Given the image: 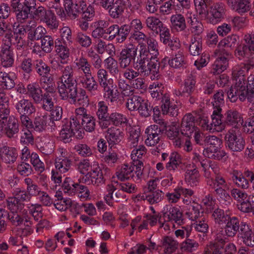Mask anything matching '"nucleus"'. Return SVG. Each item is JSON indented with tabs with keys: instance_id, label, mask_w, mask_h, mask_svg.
<instances>
[{
	"instance_id": "1",
	"label": "nucleus",
	"mask_w": 254,
	"mask_h": 254,
	"mask_svg": "<svg viewBox=\"0 0 254 254\" xmlns=\"http://www.w3.org/2000/svg\"><path fill=\"white\" fill-rule=\"evenodd\" d=\"M254 68V63L249 61L234 66L232 75L234 82L227 92V96L231 102H235L238 99L243 101L246 98V75Z\"/></svg>"
},
{
	"instance_id": "2",
	"label": "nucleus",
	"mask_w": 254,
	"mask_h": 254,
	"mask_svg": "<svg viewBox=\"0 0 254 254\" xmlns=\"http://www.w3.org/2000/svg\"><path fill=\"white\" fill-rule=\"evenodd\" d=\"M26 32L24 25H18L12 30L6 22H0V36L2 37V43H7V46H14L18 51L26 48V41L24 39Z\"/></svg>"
},
{
	"instance_id": "3",
	"label": "nucleus",
	"mask_w": 254,
	"mask_h": 254,
	"mask_svg": "<svg viewBox=\"0 0 254 254\" xmlns=\"http://www.w3.org/2000/svg\"><path fill=\"white\" fill-rule=\"evenodd\" d=\"M58 70L60 71L62 76L58 82L59 93L63 100H67L69 95L72 98L76 95V80L73 78V70L71 65L63 66L58 64Z\"/></svg>"
},
{
	"instance_id": "4",
	"label": "nucleus",
	"mask_w": 254,
	"mask_h": 254,
	"mask_svg": "<svg viewBox=\"0 0 254 254\" xmlns=\"http://www.w3.org/2000/svg\"><path fill=\"white\" fill-rule=\"evenodd\" d=\"M136 57V61L133 65L134 68L143 75L152 74V80L158 79L160 76V64L158 61L153 60L140 52H139V55Z\"/></svg>"
},
{
	"instance_id": "5",
	"label": "nucleus",
	"mask_w": 254,
	"mask_h": 254,
	"mask_svg": "<svg viewBox=\"0 0 254 254\" xmlns=\"http://www.w3.org/2000/svg\"><path fill=\"white\" fill-rule=\"evenodd\" d=\"M142 175V169L133 163L125 164L119 167L116 172V176L121 181L132 179L136 182H139Z\"/></svg>"
},
{
	"instance_id": "6",
	"label": "nucleus",
	"mask_w": 254,
	"mask_h": 254,
	"mask_svg": "<svg viewBox=\"0 0 254 254\" xmlns=\"http://www.w3.org/2000/svg\"><path fill=\"white\" fill-rule=\"evenodd\" d=\"M72 116L80 126L78 134L81 133L82 127L87 132H91L94 130L96 120L94 117L87 113L85 108L83 107L76 108L75 110L74 114Z\"/></svg>"
},
{
	"instance_id": "7",
	"label": "nucleus",
	"mask_w": 254,
	"mask_h": 254,
	"mask_svg": "<svg viewBox=\"0 0 254 254\" xmlns=\"http://www.w3.org/2000/svg\"><path fill=\"white\" fill-rule=\"evenodd\" d=\"M224 140L226 146L231 151L241 152L245 148V140L237 129H229L225 135Z\"/></svg>"
},
{
	"instance_id": "8",
	"label": "nucleus",
	"mask_w": 254,
	"mask_h": 254,
	"mask_svg": "<svg viewBox=\"0 0 254 254\" xmlns=\"http://www.w3.org/2000/svg\"><path fill=\"white\" fill-rule=\"evenodd\" d=\"M137 52V46L133 44H128L123 49L118 59L120 67L123 69L130 67L135 62Z\"/></svg>"
},
{
	"instance_id": "9",
	"label": "nucleus",
	"mask_w": 254,
	"mask_h": 254,
	"mask_svg": "<svg viewBox=\"0 0 254 254\" xmlns=\"http://www.w3.org/2000/svg\"><path fill=\"white\" fill-rule=\"evenodd\" d=\"M62 129L60 131V137L64 142H68L71 140V137L75 132H79L80 126L76 120H74L72 116L70 120L64 119L62 122Z\"/></svg>"
},
{
	"instance_id": "10",
	"label": "nucleus",
	"mask_w": 254,
	"mask_h": 254,
	"mask_svg": "<svg viewBox=\"0 0 254 254\" xmlns=\"http://www.w3.org/2000/svg\"><path fill=\"white\" fill-rule=\"evenodd\" d=\"M81 182L87 185L99 186L103 184L105 180L101 168L98 164L94 163L92 166V170L81 179Z\"/></svg>"
},
{
	"instance_id": "11",
	"label": "nucleus",
	"mask_w": 254,
	"mask_h": 254,
	"mask_svg": "<svg viewBox=\"0 0 254 254\" xmlns=\"http://www.w3.org/2000/svg\"><path fill=\"white\" fill-rule=\"evenodd\" d=\"M76 80V83L81 84L90 96H95L99 93V84L92 73L86 75H77Z\"/></svg>"
},
{
	"instance_id": "12",
	"label": "nucleus",
	"mask_w": 254,
	"mask_h": 254,
	"mask_svg": "<svg viewBox=\"0 0 254 254\" xmlns=\"http://www.w3.org/2000/svg\"><path fill=\"white\" fill-rule=\"evenodd\" d=\"M244 40L246 45H240L235 51L236 56L240 60L249 58L254 53V34H247Z\"/></svg>"
},
{
	"instance_id": "13",
	"label": "nucleus",
	"mask_w": 254,
	"mask_h": 254,
	"mask_svg": "<svg viewBox=\"0 0 254 254\" xmlns=\"http://www.w3.org/2000/svg\"><path fill=\"white\" fill-rule=\"evenodd\" d=\"M163 218L166 222H170L172 224L182 225L185 222L183 212L180 209L170 205H166L164 208Z\"/></svg>"
},
{
	"instance_id": "14",
	"label": "nucleus",
	"mask_w": 254,
	"mask_h": 254,
	"mask_svg": "<svg viewBox=\"0 0 254 254\" xmlns=\"http://www.w3.org/2000/svg\"><path fill=\"white\" fill-rule=\"evenodd\" d=\"M146 44L142 43L139 44V52L153 60L158 61L159 56V46L158 42L153 38L148 37L146 41Z\"/></svg>"
},
{
	"instance_id": "15",
	"label": "nucleus",
	"mask_w": 254,
	"mask_h": 254,
	"mask_svg": "<svg viewBox=\"0 0 254 254\" xmlns=\"http://www.w3.org/2000/svg\"><path fill=\"white\" fill-rule=\"evenodd\" d=\"M226 9L224 3L221 2L213 3L209 8V20L210 23L216 24L226 16Z\"/></svg>"
},
{
	"instance_id": "16",
	"label": "nucleus",
	"mask_w": 254,
	"mask_h": 254,
	"mask_svg": "<svg viewBox=\"0 0 254 254\" xmlns=\"http://www.w3.org/2000/svg\"><path fill=\"white\" fill-rule=\"evenodd\" d=\"M65 0L66 15L67 14L70 19H75L78 17L79 14L81 13L82 10H84L85 7V1L84 0H80L74 2L73 0Z\"/></svg>"
},
{
	"instance_id": "17",
	"label": "nucleus",
	"mask_w": 254,
	"mask_h": 254,
	"mask_svg": "<svg viewBox=\"0 0 254 254\" xmlns=\"http://www.w3.org/2000/svg\"><path fill=\"white\" fill-rule=\"evenodd\" d=\"M197 128L194 124V117L191 114L189 113L184 116L180 126L181 135L190 138Z\"/></svg>"
},
{
	"instance_id": "18",
	"label": "nucleus",
	"mask_w": 254,
	"mask_h": 254,
	"mask_svg": "<svg viewBox=\"0 0 254 254\" xmlns=\"http://www.w3.org/2000/svg\"><path fill=\"white\" fill-rule=\"evenodd\" d=\"M161 104V111L163 115H169L171 117H176L179 113L178 105L174 100H171L169 94L166 95L159 101Z\"/></svg>"
},
{
	"instance_id": "19",
	"label": "nucleus",
	"mask_w": 254,
	"mask_h": 254,
	"mask_svg": "<svg viewBox=\"0 0 254 254\" xmlns=\"http://www.w3.org/2000/svg\"><path fill=\"white\" fill-rule=\"evenodd\" d=\"M211 117V122H207L205 120H204L202 127L205 130L210 132L220 131L222 129L221 127L222 124V114L218 113V110H217L216 111H213Z\"/></svg>"
},
{
	"instance_id": "20",
	"label": "nucleus",
	"mask_w": 254,
	"mask_h": 254,
	"mask_svg": "<svg viewBox=\"0 0 254 254\" xmlns=\"http://www.w3.org/2000/svg\"><path fill=\"white\" fill-rule=\"evenodd\" d=\"M162 130L157 125H151L146 128L145 132L146 134L145 140L146 145L151 146L156 145L160 139Z\"/></svg>"
},
{
	"instance_id": "21",
	"label": "nucleus",
	"mask_w": 254,
	"mask_h": 254,
	"mask_svg": "<svg viewBox=\"0 0 254 254\" xmlns=\"http://www.w3.org/2000/svg\"><path fill=\"white\" fill-rule=\"evenodd\" d=\"M18 131V121L13 116H9L8 120L0 125V135L5 133L8 137H11Z\"/></svg>"
},
{
	"instance_id": "22",
	"label": "nucleus",
	"mask_w": 254,
	"mask_h": 254,
	"mask_svg": "<svg viewBox=\"0 0 254 254\" xmlns=\"http://www.w3.org/2000/svg\"><path fill=\"white\" fill-rule=\"evenodd\" d=\"M238 237L242 239L246 246L254 247V232L246 222H242L241 231H239Z\"/></svg>"
},
{
	"instance_id": "23",
	"label": "nucleus",
	"mask_w": 254,
	"mask_h": 254,
	"mask_svg": "<svg viewBox=\"0 0 254 254\" xmlns=\"http://www.w3.org/2000/svg\"><path fill=\"white\" fill-rule=\"evenodd\" d=\"M18 157L17 149L12 147L3 146L0 147V161L6 164H12Z\"/></svg>"
},
{
	"instance_id": "24",
	"label": "nucleus",
	"mask_w": 254,
	"mask_h": 254,
	"mask_svg": "<svg viewBox=\"0 0 254 254\" xmlns=\"http://www.w3.org/2000/svg\"><path fill=\"white\" fill-rule=\"evenodd\" d=\"M224 227V232L228 237H234L238 232L241 231L242 222L240 223L239 219L236 217H229Z\"/></svg>"
},
{
	"instance_id": "25",
	"label": "nucleus",
	"mask_w": 254,
	"mask_h": 254,
	"mask_svg": "<svg viewBox=\"0 0 254 254\" xmlns=\"http://www.w3.org/2000/svg\"><path fill=\"white\" fill-rule=\"evenodd\" d=\"M207 184L213 191L220 189H229V184L221 174L215 175L214 178L207 180Z\"/></svg>"
},
{
	"instance_id": "26",
	"label": "nucleus",
	"mask_w": 254,
	"mask_h": 254,
	"mask_svg": "<svg viewBox=\"0 0 254 254\" xmlns=\"http://www.w3.org/2000/svg\"><path fill=\"white\" fill-rule=\"evenodd\" d=\"M65 1V0H52L49 1L46 5L49 9H54L56 14L62 20H64L66 18Z\"/></svg>"
},
{
	"instance_id": "27",
	"label": "nucleus",
	"mask_w": 254,
	"mask_h": 254,
	"mask_svg": "<svg viewBox=\"0 0 254 254\" xmlns=\"http://www.w3.org/2000/svg\"><path fill=\"white\" fill-rule=\"evenodd\" d=\"M171 27L177 32L184 31L187 28L185 16L181 13H175L170 17Z\"/></svg>"
},
{
	"instance_id": "28",
	"label": "nucleus",
	"mask_w": 254,
	"mask_h": 254,
	"mask_svg": "<svg viewBox=\"0 0 254 254\" xmlns=\"http://www.w3.org/2000/svg\"><path fill=\"white\" fill-rule=\"evenodd\" d=\"M17 112L20 115H31L35 112L33 103L28 99H22L15 105Z\"/></svg>"
},
{
	"instance_id": "29",
	"label": "nucleus",
	"mask_w": 254,
	"mask_h": 254,
	"mask_svg": "<svg viewBox=\"0 0 254 254\" xmlns=\"http://www.w3.org/2000/svg\"><path fill=\"white\" fill-rule=\"evenodd\" d=\"M7 43H2L1 52L2 56L1 60V65L5 67L12 66L14 63L13 54L10 50L12 45H7Z\"/></svg>"
},
{
	"instance_id": "30",
	"label": "nucleus",
	"mask_w": 254,
	"mask_h": 254,
	"mask_svg": "<svg viewBox=\"0 0 254 254\" xmlns=\"http://www.w3.org/2000/svg\"><path fill=\"white\" fill-rule=\"evenodd\" d=\"M94 29L91 33V36L95 39L103 38L105 40L107 28L108 23L104 20H100L94 23Z\"/></svg>"
},
{
	"instance_id": "31",
	"label": "nucleus",
	"mask_w": 254,
	"mask_h": 254,
	"mask_svg": "<svg viewBox=\"0 0 254 254\" xmlns=\"http://www.w3.org/2000/svg\"><path fill=\"white\" fill-rule=\"evenodd\" d=\"M225 123L235 127H238L243 123V120L240 114L235 110H230L227 111L225 114Z\"/></svg>"
},
{
	"instance_id": "32",
	"label": "nucleus",
	"mask_w": 254,
	"mask_h": 254,
	"mask_svg": "<svg viewBox=\"0 0 254 254\" xmlns=\"http://www.w3.org/2000/svg\"><path fill=\"white\" fill-rule=\"evenodd\" d=\"M74 64L77 69L82 71L78 75H86L92 73V66L87 58L81 56L76 58Z\"/></svg>"
},
{
	"instance_id": "33",
	"label": "nucleus",
	"mask_w": 254,
	"mask_h": 254,
	"mask_svg": "<svg viewBox=\"0 0 254 254\" xmlns=\"http://www.w3.org/2000/svg\"><path fill=\"white\" fill-rule=\"evenodd\" d=\"M27 94L36 103L41 102L43 94L42 89L37 83H32L27 85Z\"/></svg>"
},
{
	"instance_id": "34",
	"label": "nucleus",
	"mask_w": 254,
	"mask_h": 254,
	"mask_svg": "<svg viewBox=\"0 0 254 254\" xmlns=\"http://www.w3.org/2000/svg\"><path fill=\"white\" fill-rule=\"evenodd\" d=\"M123 133L116 127L109 128L106 135V138L108 143L112 145L120 142L123 139Z\"/></svg>"
},
{
	"instance_id": "35",
	"label": "nucleus",
	"mask_w": 254,
	"mask_h": 254,
	"mask_svg": "<svg viewBox=\"0 0 254 254\" xmlns=\"http://www.w3.org/2000/svg\"><path fill=\"white\" fill-rule=\"evenodd\" d=\"M227 4L233 10L239 13H244L250 9L248 0H227Z\"/></svg>"
},
{
	"instance_id": "36",
	"label": "nucleus",
	"mask_w": 254,
	"mask_h": 254,
	"mask_svg": "<svg viewBox=\"0 0 254 254\" xmlns=\"http://www.w3.org/2000/svg\"><path fill=\"white\" fill-rule=\"evenodd\" d=\"M200 175L196 167L192 169H187L185 175L186 183L191 187L198 186L199 183Z\"/></svg>"
},
{
	"instance_id": "37",
	"label": "nucleus",
	"mask_w": 254,
	"mask_h": 254,
	"mask_svg": "<svg viewBox=\"0 0 254 254\" xmlns=\"http://www.w3.org/2000/svg\"><path fill=\"white\" fill-rule=\"evenodd\" d=\"M135 147V148L132 151L130 155L132 163L136 166H140L142 168L143 162L141 159L145 155L146 149L143 145H139Z\"/></svg>"
},
{
	"instance_id": "38",
	"label": "nucleus",
	"mask_w": 254,
	"mask_h": 254,
	"mask_svg": "<svg viewBox=\"0 0 254 254\" xmlns=\"http://www.w3.org/2000/svg\"><path fill=\"white\" fill-rule=\"evenodd\" d=\"M196 80L191 74H189L184 81L183 85L181 86L184 90V92L187 96H190L195 90Z\"/></svg>"
},
{
	"instance_id": "39",
	"label": "nucleus",
	"mask_w": 254,
	"mask_h": 254,
	"mask_svg": "<svg viewBox=\"0 0 254 254\" xmlns=\"http://www.w3.org/2000/svg\"><path fill=\"white\" fill-rule=\"evenodd\" d=\"M229 189H220L219 190L213 191L220 203L224 207L230 205L232 202V199L230 195L228 190Z\"/></svg>"
},
{
	"instance_id": "40",
	"label": "nucleus",
	"mask_w": 254,
	"mask_h": 254,
	"mask_svg": "<svg viewBox=\"0 0 254 254\" xmlns=\"http://www.w3.org/2000/svg\"><path fill=\"white\" fill-rule=\"evenodd\" d=\"M228 66L227 59L223 56L218 57L212 66V72L215 74H219L226 70Z\"/></svg>"
},
{
	"instance_id": "41",
	"label": "nucleus",
	"mask_w": 254,
	"mask_h": 254,
	"mask_svg": "<svg viewBox=\"0 0 254 254\" xmlns=\"http://www.w3.org/2000/svg\"><path fill=\"white\" fill-rule=\"evenodd\" d=\"M22 51H20L16 52L17 61L20 63V67L25 72L30 74L33 69L32 60L29 58H22Z\"/></svg>"
},
{
	"instance_id": "42",
	"label": "nucleus",
	"mask_w": 254,
	"mask_h": 254,
	"mask_svg": "<svg viewBox=\"0 0 254 254\" xmlns=\"http://www.w3.org/2000/svg\"><path fill=\"white\" fill-rule=\"evenodd\" d=\"M161 247L166 254H171L178 248V243L173 238L169 236L165 237L162 240Z\"/></svg>"
},
{
	"instance_id": "43",
	"label": "nucleus",
	"mask_w": 254,
	"mask_h": 254,
	"mask_svg": "<svg viewBox=\"0 0 254 254\" xmlns=\"http://www.w3.org/2000/svg\"><path fill=\"white\" fill-rule=\"evenodd\" d=\"M71 165V161L66 157H58L55 159V165L56 170L60 173H65L67 172Z\"/></svg>"
},
{
	"instance_id": "44",
	"label": "nucleus",
	"mask_w": 254,
	"mask_h": 254,
	"mask_svg": "<svg viewBox=\"0 0 254 254\" xmlns=\"http://www.w3.org/2000/svg\"><path fill=\"white\" fill-rule=\"evenodd\" d=\"M182 163L181 155L177 152H173L169 156V161L166 163L165 167L170 171H176Z\"/></svg>"
},
{
	"instance_id": "45",
	"label": "nucleus",
	"mask_w": 254,
	"mask_h": 254,
	"mask_svg": "<svg viewBox=\"0 0 254 254\" xmlns=\"http://www.w3.org/2000/svg\"><path fill=\"white\" fill-rule=\"evenodd\" d=\"M107 10H108L109 14L111 17L113 18H118L120 17L124 11V6L121 0H116L111 4Z\"/></svg>"
},
{
	"instance_id": "46",
	"label": "nucleus",
	"mask_w": 254,
	"mask_h": 254,
	"mask_svg": "<svg viewBox=\"0 0 254 254\" xmlns=\"http://www.w3.org/2000/svg\"><path fill=\"white\" fill-rule=\"evenodd\" d=\"M168 64L170 66L175 68H183L186 65L185 58L181 51L178 52L171 59L168 60Z\"/></svg>"
},
{
	"instance_id": "47",
	"label": "nucleus",
	"mask_w": 254,
	"mask_h": 254,
	"mask_svg": "<svg viewBox=\"0 0 254 254\" xmlns=\"http://www.w3.org/2000/svg\"><path fill=\"white\" fill-rule=\"evenodd\" d=\"M105 68L107 69L112 76L116 77L120 73V69L117 61L113 57H109L104 61Z\"/></svg>"
},
{
	"instance_id": "48",
	"label": "nucleus",
	"mask_w": 254,
	"mask_h": 254,
	"mask_svg": "<svg viewBox=\"0 0 254 254\" xmlns=\"http://www.w3.org/2000/svg\"><path fill=\"white\" fill-rule=\"evenodd\" d=\"M146 27L155 33L164 25L162 21L158 17L154 16H150L145 20Z\"/></svg>"
},
{
	"instance_id": "49",
	"label": "nucleus",
	"mask_w": 254,
	"mask_h": 254,
	"mask_svg": "<svg viewBox=\"0 0 254 254\" xmlns=\"http://www.w3.org/2000/svg\"><path fill=\"white\" fill-rule=\"evenodd\" d=\"M24 183L26 185V190L31 197L38 196L42 191L40 188L30 178H25Z\"/></svg>"
},
{
	"instance_id": "50",
	"label": "nucleus",
	"mask_w": 254,
	"mask_h": 254,
	"mask_svg": "<svg viewBox=\"0 0 254 254\" xmlns=\"http://www.w3.org/2000/svg\"><path fill=\"white\" fill-rule=\"evenodd\" d=\"M231 175L233 182L237 186L244 189L248 188L249 186V182L244 177L241 172L234 170Z\"/></svg>"
},
{
	"instance_id": "51",
	"label": "nucleus",
	"mask_w": 254,
	"mask_h": 254,
	"mask_svg": "<svg viewBox=\"0 0 254 254\" xmlns=\"http://www.w3.org/2000/svg\"><path fill=\"white\" fill-rule=\"evenodd\" d=\"M67 44H64L60 41V39H57L55 41L56 51L61 60L65 61L69 57V49L66 46Z\"/></svg>"
},
{
	"instance_id": "52",
	"label": "nucleus",
	"mask_w": 254,
	"mask_h": 254,
	"mask_svg": "<svg viewBox=\"0 0 254 254\" xmlns=\"http://www.w3.org/2000/svg\"><path fill=\"white\" fill-rule=\"evenodd\" d=\"M212 104L213 106V111L218 110V113H221V106L224 104V92L222 90H218L213 97Z\"/></svg>"
},
{
	"instance_id": "53",
	"label": "nucleus",
	"mask_w": 254,
	"mask_h": 254,
	"mask_svg": "<svg viewBox=\"0 0 254 254\" xmlns=\"http://www.w3.org/2000/svg\"><path fill=\"white\" fill-rule=\"evenodd\" d=\"M48 118V117L47 115L36 117L33 124L32 128L39 132L45 130L47 127Z\"/></svg>"
},
{
	"instance_id": "54",
	"label": "nucleus",
	"mask_w": 254,
	"mask_h": 254,
	"mask_svg": "<svg viewBox=\"0 0 254 254\" xmlns=\"http://www.w3.org/2000/svg\"><path fill=\"white\" fill-rule=\"evenodd\" d=\"M140 132L139 129L131 128L129 131L127 145L130 148L138 146Z\"/></svg>"
},
{
	"instance_id": "55",
	"label": "nucleus",
	"mask_w": 254,
	"mask_h": 254,
	"mask_svg": "<svg viewBox=\"0 0 254 254\" xmlns=\"http://www.w3.org/2000/svg\"><path fill=\"white\" fill-rule=\"evenodd\" d=\"M15 85L13 79L6 72H0V86L6 89H10Z\"/></svg>"
},
{
	"instance_id": "56",
	"label": "nucleus",
	"mask_w": 254,
	"mask_h": 254,
	"mask_svg": "<svg viewBox=\"0 0 254 254\" xmlns=\"http://www.w3.org/2000/svg\"><path fill=\"white\" fill-rule=\"evenodd\" d=\"M34 66L36 72L40 76H45L50 75V67L42 60H37L34 63Z\"/></svg>"
},
{
	"instance_id": "57",
	"label": "nucleus",
	"mask_w": 254,
	"mask_h": 254,
	"mask_svg": "<svg viewBox=\"0 0 254 254\" xmlns=\"http://www.w3.org/2000/svg\"><path fill=\"white\" fill-rule=\"evenodd\" d=\"M202 51V44L200 39L194 37L191 40L189 47V52L192 56H198Z\"/></svg>"
},
{
	"instance_id": "58",
	"label": "nucleus",
	"mask_w": 254,
	"mask_h": 254,
	"mask_svg": "<svg viewBox=\"0 0 254 254\" xmlns=\"http://www.w3.org/2000/svg\"><path fill=\"white\" fill-rule=\"evenodd\" d=\"M76 184L70 178H66L62 185L64 192L71 196L74 195L76 193Z\"/></svg>"
},
{
	"instance_id": "59",
	"label": "nucleus",
	"mask_w": 254,
	"mask_h": 254,
	"mask_svg": "<svg viewBox=\"0 0 254 254\" xmlns=\"http://www.w3.org/2000/svg\"><path fill=\"white\" fill-rule=\"evenodd\" d=\"M96 113L98 119L108 118L109 116L108 112V107L105 101H99L96 106Z\"/></svg>"
},
{
	"instance_id": "60",
	"label": "nucleus",
	"mask_w": 254,
	"mask_h": 254,
	"mask_svg": "<svg viewBox=\"0 0 254 254\" xmlns=\"http://www.w3.org/2000/svg\"><path fill=\"white\" fill-rule=\"evenodd\" d=\"M54 204L56 209L60 211H63L75 205V203L69 198H61L60 199H58L57 201L55 202Z\"/></svg>"
},
{
	"instance_id": "61",
	"label": "nucleus",
	"mask_w": 254,
	"mask_h": 254,
	"mask_svg": "<svg viewBox=\"0 0 254 254\" xmlns=\"http://www.w3.org/2000/svg\"><path fill=\"white\" fill-rule=\"evenodd\" d=\"M239 37L236 35H231L222 40L218 44L219 48H233L236 45Z\"/></svg>"
},
{
	"instance_id": "62",
	"label": "nucleus",
	"mask_w": 254,
	"mask_h": 254,
	"mask_svg": "<svg viewBox=\"0 0 254 254\" xmlns=\"http://www.w3.org/2000/svg\"><path fill=\"white\" fill-rule=\"evenodd\" d=\"M143 98L137 95H134L129 97L126 102L127 108L131 111H137L139 108Z\"/></svg>"
},
{
	"instance_id": "63",
	"label": "nucleus",
	"mask_w": 254,
	"mask_h": 254,
	"mask_svg": "<svg viewBox=\"0 0 254 254\" xmlns=\"http://www.w3.org/2000/svg\"><path fill=\"white\" fill-rule=\"evenodd\" d=\"M42 22L46 24V26L51 30L57 29L59 26V22L57 17L52 10L49 12Z\"/></svg>"
},
{
	"instance_id": "64",
	"label": "nucleus",
	"mask_w": 254,
	"mask_h": 254,
	"mask_svg": "<svg viewBox=\"0 0 254 254\" xmlns=\"http://www.w3.org/2000/svg\"><path fill=\"white\" fill-rule=\"evenodd\" d=\"M200 206L197 203L191 204L185 214L191 221H195L200 216Z\"/></svg>"
}]
</instances>
